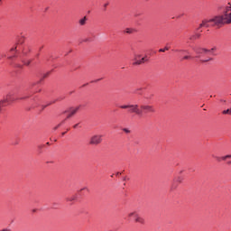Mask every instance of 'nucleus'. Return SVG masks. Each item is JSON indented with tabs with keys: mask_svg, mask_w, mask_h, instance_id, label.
<instances>
[{
	"mask_svg": "<svg viewBox=\"0 0 231 231\" xmlns=\"http://www.w3.org/2000/svg\"><path fill=\"white\" fill-rule=\"evenodd\" d=\"M215 23L217 24H231V12L226 13L222 16H216Z\"/></svg>",
	"mask_w": 231,
	"mask_h": 231,
	"instance_id": "nucleus-1",
	"label": "nucleus"
},
{
	"mask_svg": "<svg viewBox=\"0 0 231 231\" xmlns=\"http://www.w3.org/2000/svg\"><path fill=\"white\" fill-rule=\"evenodd\" d=\"M12 102H15V98L14 94L8 93L4 99L0 100V112L3 111V107H6V104H12Z\"/></svg>",
	"mask_w": 231,
	"mask_h": 231,
	"instance_id": "nucleus-2",
	"label": "nucleus"
},
{
	"mask_svg": "<svg viewBox=\"0 0 231 231\" xmlns=\"http://www.w3.org/2000/svg\"><path fill=\"white\" fill-rule=\"evenodd\" d=\"M120 109H130V113H134L139 116H142V111L140 110V106L138 105H122L120 106Z\"/></svg>",
	"mask_w": 231,
	"mask_h": 231,
	"instance_id": "nucleus-3",
	"label": "nucleus"
},
{
	"mask_svg": "<svg viewBox=\"0 0 231 231\" xmlns=\"http://www.w3.org/2000/svg\"><path fill=\"white\" fill-rule=\"evenodd\" d=\"M128 217H134L135 223H140L141 225L145 224V219L143 217H140L137 211H132L128 214Z\"/></svg>",
	"mask_w": 231,
	"mask_h": 231,
	"instance_id": "nucleus-4",
	"label": "nucleus"
},
{
	"mask_svg": "<svg viewBox=\"0 0 231 231\" xmlns=\"http://www.w3.org/2000/svg\"><path fill=\"white\" fill-rule=\"evenodd\" d=\"M140 109H142V114L143 113H156V109L154 108V106H150V105H141L140 106Z\"/></svg>",
	"mask_w": 231,
	"mask_h": 231,
	"instance_id": "nucleus-5",
	"label": "nucleus"
},
{
	"mask_svg": "<svg viewBox=\"0 0 231 231\" xmlns=\"http://www.w3.org/2000/svg\"><path fill=\"white\" fill-rule=\"evenodd\" d=\"M216 18L210 19V20H203L202 23L199 24V28H210V23H213L214 24H220L216 23Z\"/></svg>",
	"mask_w": 231,
	"mask_h": 231,
	"instance_id": "nucleus-6",
	"label": "nucleus"
},
{
	"mask_svg": "<svg viewBox=\"0 0 231 231\" xmlns=\"http://www.w3.org/2000/svg\"><path fill=\"white\" fill-rule=\"evenodd\" d=\"M140 57H142L141 55H135L134 58V62H133V66H140L142 64H143V62H147V58L143 57L141 60Z\"/></svg>",
	"mask_w": 231,
	"mask_h": 231,
	"instance_id": "nucleus-7",
	"label": "nucleus"
},
{
	"mask_svg": "<svg viewBox=\"0 0 231 231\" xmlns=\"http://www.w3.org/2000/svg\"><path fill=\"white\" fill-rule=\"evenodd\" d=\"M90 145H98L99 143H102V135H93L90 138V142H89Z\"/></svg>",
	"mask_w": 231,
	"mask_h": 231,
	"instance_id": "nucleus-8",
	"label": "nucleus"
},
{
	"mask_svg": "<svg viewBox=\"0 0 231 231\" xmlns=\"http://www.w3.org/2000/svg\"><path fill=\"white\" fill-rule=\"evenodd\" d=\"M193 50L197 53V55L207 54L210 51H208V49H205V48H197V49H193Z\"/></svg>",
	"mask_w": 231,
	"mask_h": 231,
	"instance_id": "nucleus-9",
	"label": "nucleus"
},
{
	"mask_svg": "<svg viewBox=\"0 0 231 231\" xmlns=\"http://www.w3.org/2000/svg\"><path fill=\"white\" fill-rule=\"evenodd\" d=\"M79 109H80V106H77L76 108L70 110L69 114L67 116V118H71V116H73V115H75Z\"/></svg>",
	"mask_w": 231,
	"mask_h": 231,
	"instance_id": "nucleus-10",
	"label": "nucleus"
},
{
	"mask_svg": "<svg viewBox=\"0 0 231 231\" xmlns=\"http://www.w3.org/2000/svg\"><path fill=\"white\" fill-rule=\"evenodd\" d=\"M199 37H201V34L196 33V34L191 35V36L189 37V41H196V39H199Z\"/></svg>",
	"mask_w": 231,
	"mask_h": 231,
	"instance_id": "nucleus-11",
	"label": "nucleus"
},
{
	"mask_svg": "<svg viewBox=\"0 0 231 231\" xmlns=\"http://www.w3.org/2000/svg\"><path fill=\"white\" fill-rule=\"evenodd\" d=\"M86 21H88V19L86 18V16L82 19L79 20V24L80 26H84V24H86Z\"/></svg>",
	"mask_w": 231,
	"mask_h": 231,
	"instance_id": "nucleus-12",
	"label": "nucleus"
},
{
	"mask_svg": "<svg viewBox=\"0 0 231 231\" xmlns=\"http://www.w3.org/2000/svg\"><path fill=\"white\" fill-rule=\"evenodd\" d=\"M222 115H230V116H231V108H228V109H226V110H224V111L222 112Z\"/></svg>",
	"mask_w": 231,
	"mask_h": 231,
	"instance_id": "nucleus-13",
	"label": "nucleus"
},
{
	"mask_svg": "<svg viewBox=\"0 0 231 231\" xmlns=\"http://www.w3.org/2000/svg\"><path fill=\"white\" fill-rule=\"evenodd\" d=\"M231 13V5H228L227 6H226V14H230Z\"/></svg>",
	"mask_w": 231,
	"mask_h": 231,
	"instance_id": "nucleus-14",
	"label": "nucleus"
},
{
	"mask_svg": "<svg viewBox=\"0 0 231 231\" xmlns=\"http://www.w3.org/2000/svg\"><path fill=\"white\" fill-rule=\"evenodd\" d=\"M190 59H192V56L187 55V56H184V57L182 58V60H190Z\"/></svg>",
	"mask_w": 231,
	"mask_h": 231,
	"instance_id": "nucleus-15",
	"label": "nucleus"
},
{
	"mask_svg": "<svg viewBox=\"0 0 231 231\" xmlns=\"http://www.w3.org/2000/svg\"><path fill=\"white\" fill-rule=\"evenodd\" d=\"M24 66H30V64H32V60H28L23 61Z\"/></svg>",
	"mask_w": 231,
	"mask_h": 231,
	"instance_id": "nucleus-16",
	"label": "nucleus"
},
{
	"mask_svg": "<svg viewBox=\"0 0 231 231\" xmlns=\"http://www.w3.org/2000/svg\"><path fill=\"white\" fill-rule=\"evenodd\" d=\"M125 33H133L134 32V30L127 28V29H125Z\"/></svg>",
	"mask_w": 231,
	"mask_h": 231,
	"instance_id": "nucleus-17",
	"label": "nucleus"
},
{
	"mask_svg": "<svg viewBox=\"0 0 231 231\" xmlns=\"http://www.w3.org/2000/svg\"><path fill=\"white\" fill-rule=\"evenodd\" d=\"M216 50H217V48L213 47L211 50H208V53H214V51H216Z\"/></svg>",
	"mask_w": 231,
	"mask_h": 231,
	"instance_id": "nucleus-18",
	"label": "nucleus"
},
{
	"mask_svg": "<svg viewBox=\"0 0 231 231\" xmlns=\"http://www.w3.org/2000/svg\"><path fill=\"white\" fill-rule=\"evenodd\" d=\"M168 50H169V48L165 47L164 49H160L159 51L165 52V51H168Z\"/></svg>",
	"mask_w": 231,
	"mask_h": 231,
	"instance_id": "nucleus-19",
	"label": "nucleus"
},
{
	"mask_svg": "<svg viewBox=\"0 0 231 231\" xmlns=\"http://www.w3.org/2000/svg\"><path fill=\"white\" fill-rule=\"evenodd\" d=\"M176 51H180L181 53H189L187 50H176Z\"/></svg>",
	"mask_w": 231,
	"mask_h": 231,
	"instance_id": "nucleus-20",
	"label": "nucleus"
},
{
	"mask_svg": "<svg viewBox=\"0 0 231 231\" xmlns=\"http://www.w3.org/2000/svg\"><path fill=\"white\" fill-rule=\"evenodd\" d=\"M123 131H124V133H126V134H129V133H131V130H129L127 128H124Z\"/></svg>",
	"mask_w": 231,
	"mask_h": 231,
	"instance_id": "nucleus-21",
	"label": "nucleus"
},
{
	"mask_svg": "<svg viewBox=\"0 0 231 231\" xmlns=\"http://www.w3.org/2000/svg\"><path fill=\"white\" fill-rule=\"evenodd\" d=\"M75 199H76V197H70L67 200L68 201H75Z\"/></svg>",
	"mask_w": 231,
	"mask_h": 231,
	"instance_id": "nucleus-22",
	"label": "nucleus"
},
{
	"mask_svg": "<svg viewBox=\"0 0 231 231\" xmlns=\"http://www.w3.org/2000/svg\"><path fill=\"white\" fill-rule=\"evenodd\" d=\"M10 51H17V46L11 48Z\"/></svg>",
	"mask_w": 231,
	"mask_h": 231,
	"instance_id": "nucleus-23",
	"label": "nucleus"
},
{
	"mask_svg": "<svg viewBox=\"0 0 231 231\" xmlns=\"http://www.w3.org/2000/svg\"><path fill=\"white\" fill-rule=\"evenodd\" d=\"M107 6H109V3H106V4L104 5L105 10H106V8H107Z\"/></svg>",
	"mask_w": 231,
	"mask_h": 231,
	"instance_id": "nucleus-24",
	"label": "nucleus"
},
{
	"mask_svg": "<svg viewBox=\"0 0 231 231\" xmlns=\"http://www.w3.org/2000/svg\"><path fill=\"white\" fill-rule=\"evenodd\" d=\"M221 160H223L224 162H225V161H226V160H227L226 155V156L221 157Z\"/></svg>",
	"mask_w": 231,
	"mask_h": 231,
	"instance_id": "nucleus-25",
	"label": "nucleus"
},
{
	"mask_svg": "<svg viewBox=\"0 0 231 231\" xmlns=\"http://www.w3.org/2000/svg\"><path fill=\"white\" fill-rule=\"evenodd\" d=\"M14 57H15V55L9 56L8 59H9L10 60H12V59H14Z\"/></svg>",
	"mask_w": 231,
	"mask_h": 231,
	"instance_id": "nucleus-26",
	"label": "nucleus"
},
{
	"mask_svg": "<svg viewBox=\"0 0 231 231\" xmlns=\"http://www.w3.org/2000/svg\"><path fill=\"white\" fill-rule=\"evenodd\" d=\"M216 160H217V162H221V157H216Z\"/></svg>",
	"mask_w": 231,
	"mask_h": 231,
	"instance_id": "nucleus-27",
	"label": "nucleus"
},
{
	"mask_svg": "<svg viewBox=\"0 0 231 231\" xmlns=\"http://www.w3.org/2000/svg\"><path fill=\"white\" fill-rule=\"evenodd\" d=\"M42 48H44V45H42V46H41V47L39 48V51H41L42 50Z\"/></svg>",
	"mask_w": 231,
	"mask_h": 231,
	"instance_id": "nucleus-28",
	"label": "nucleus"
},
{
	"mask_svg": "<svg viewBox=\"0 0 231 231\" xmlns=\"http://www.w3.org/2000/svg\"><path fill=\"white\" fill-rule=\"evenodd\" d=\"M77 127H79V124H77V125H75L73 126L74 129H77Z\"/></svg>",
	"mask_w": 231,
	"mask_h": 231,
	"instance_id": "nucleus-29",
	"label": "nucleus"
},
{
	"mask_svg": "<svg viewBox=\"0 0 231 231\" xmlns=\"http://www.w3.org/2000/svg\"><path fill=\"white\" fill-rule=\"evenodd\" d=\"M208 60H212V59L203 60V62H208Z\"/></svg>",
	"mask_w": 231,
	"mask_h": 231,
	"instance_id": "nucleus-30",
	"label": "nucleus"
},
{
	"mask_svg": "<svg viewBox=\"0 0 231 231\" xmlns=\"http://www.w3.org/2000/svg\"><path fill=\"white\" fill-rule=\"evenodd\" d=\"M226 157L227 158V160H228V158H231V154H229V155H226Z\"/></svg>",
	"mask_w": 231,
	"mask_h": 231,
	"instance_id": "nucleus-31",
	"label": "nucleus"
},
{
	"mask_svg": "<svg viewBox=\"0 0 231 231\" xmlns=\"http://www.w3.org/2000/svg\"><path fill=\"white\" fill-rule=\"evenodd\" d=\"M64 134H66V132H63V133H62V136H64Z\"/></svg>",
	"mask_w": 231,
	"mask_h": 231,
	"instance_id": "nucleus-32",
	"label": "nucleus"
},
{
	"mask_svg": "<svg viewBox=\"0 0 231 231\" xmlns=\"http://www.w3.org/2000/svg\"><path fill=\"white\" fill-rule=\"evenodd\" d=\"M19 42H21V40L18 41V42L16 44H19Z\"/></svg>",
	"mask_w": 231,
	"mask_h": 231,
	"instance_id": "nucleus-33",
	"label": "nucleus"
},
{
	"mask_svg": "<svg viewBox=\"0 0 231 231\" xmlns=\"http://www.w3.org/2000/svg\"><path fill=\"white\" fill-rule=\"evenodd\" d=\"M24 98H25V97H22V98H20V99H21V100H24Z\"/></svg>",
	"mask_w": 231,
	"mask_h": 231,
	"instance_id": "nucleus-34",
	"label": "nucleus"
},
{
	"mask_svg": "<svg viewBox=\"0 0 231 231\" xmlns=\"http://www.w3.org/2000/svg\"><path fill=\"white\" fill-rule=\"evenodd\" d=\"M59 126H56L54 129H58Z\"/></svg>",
	"mask_w": 231,
	"mask_h": 231,
	"instance_id": "nucleus-35",
	"label": "nucleus"
},
{
	"mask_svg": "<svg viewBox=\"0 0 231 231\" xmlns=\"http://www.w3.org/2000/svg\"><path fill=\"white\" fill-rule=\"evenodd\" d=\"M32 212H35V209H33Z\"/></svg>",
	"mask_w": 231,
	"mask_h": 231,
	"instance_id": "nucleus-36",
	"label": "nucleus"
},
{
	"mask_svg": "<svg viewBox=\"0 0 231 231\" xmlns=\"http://www.w3.org/2000/svg\"><path fill=\"white\" fill-rule=\"evenodd\" d=\"M229 163H231V162H229Z\"/></svg>",
	"mask_w": 231,
	"mask_h": 231,
	"instance_id": "nucleus-37",
	"label": "nucleus"
}]
</instances>
